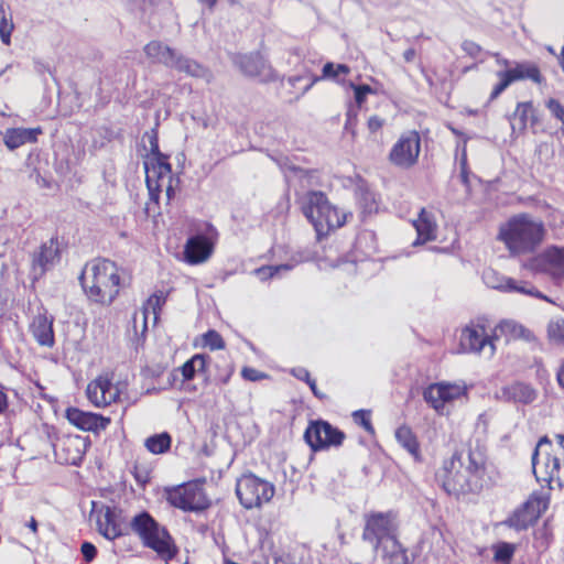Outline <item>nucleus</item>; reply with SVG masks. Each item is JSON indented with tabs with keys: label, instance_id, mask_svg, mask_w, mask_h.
I'll return each instance as SVG.
<instances>
[{
	"label": "nucleus",
	"instance_id": "f257e3e1",
	"mask_svg": "<svg viewBox=\"0 0 564 564\" xmlns=\"http://www.w3.org/2000/svg\"><path fill=\"white\" fill-rule=\"evenodd\" d=\"M486 457L479 448L455 452L436 474L442 488L452 496L478 492L482 488Z\"/></svg>",
	"mask_w": 564,
	"mask_h": 564
},
{
	"label": "nucleus",
	"instance_id": "f03ea898",
	"mask_svg": "<svg viewBox=\"0 0 564 564\" xmlns=\"http://www.w3.org/2000/svg\"><path fill=\"white\" fill-rule=\"evenodd\" d=\"M546 235L544 224L527 213L509 218L499 227L497 239L503 242L511 256L534 253Z\"/></svg>",
	"mask_w": 564,
	"mask_h": 564
},
{
	"label": "nucleus",
	"instance_id": "7ed1b4c3",
	"mask_svg": "<svg viewBox=\"0 0 564 564\" xmlns=\"http://www.w3.org/2000/svg\"><path fill=\"white\" fill-rule=\"evenodd\" d=\"M80 283L90 300L109 305L121 286L119 268L108 259L94 260L85 267Z\"/></svg>",
	"mask_w": 564,
	"mask_h": 564
},
{
	"label": "nucleus",
	"instance_id": "20e7f679",
	"mask_svg": "<svg viewBox=\"0 0 564 564\" xmlns=\"http://www.w3.org/2000/svg\"><path fill=\"white\" fill-rule=\"evenodd\" d=\"M561 449L560 454H552V443L547 436L538 442L532 454V468L535 478L540 482H555L560 488L564 487V435H557Z\"/></svg>",
	"mask_w": 564,
	"mask_h": 564
},
{
	"label": "nucleus",
	"instance_id": "39448f33",
	"mask_svg": "<svg viewBox=\"0 0 564 564\" xmlns=\"http://www.w3.org/2000/svg\"><path fill=\"white\" fill-rule=\"evenodd\" d=\"M130 528L142 541L145 547L155 551L162 558L169 561L176 554V547L167 530L147 511L135 514Z\"/></svg>",
	"mask_w": 564,
	"mask_h": 564
},
{
	"label": "nucleus",
	"instance_id": "423d86ee",
	"mask_svg": "<svg viewBox=\"0 0 564 564\" xmlns=\"http://www.w3.org/2000/svg\"><path fill=\"white\" fill-rule=\"evenodd\" d=\"M275 492L274 485L253 474L242 475L236 484V494L246 509L260 508L271 501Z\"/></svg>",
	"mask_w": 564,
	"mask_h": 564
},
{
	"label": "nucleus",
	"instance_id": "0eeeda50",
	"mask_svg": "<svg viewBox=\"0 0 564 564\" xmlns=\"http://www.w3.org/2000/svg\"><path fill=\"white\" fill-rule=\"evenodd\" d=\"M399 523L397 516L389 512H371L365 517L362 540L373 547L398 535Z\"/></svg>",
	"mask_w": 564,
	"mask_h": 564
},
{
	"label": "nucleus",
	"instance_id": "6e6552de",
	"mask_svg": "<svg viewBox=\"0 0 564 564\" xmlns=\"http://www.w3.org/2000/svg\"><path fill=\"white\" fill-rule=\"evenodd\" d=\"M166 499L171 506L184 511H202L209 507L203 488L194 482L169 489Z\"/></svg>",
	"mask_w": 564,
	"mask_h": 564
},
{
	"label": "nucleus",
	"instance_id": "1a4fd4ad",
	"mask_svg": "<svg viewBox=\"0 0 564 564\" xmlns=\"http://www.w3.org/2000/svg\"><path fill=\"white\" fill-rule=\"evenodd\" d=\"M421 152V138L419 132L411 130L401 134L393 144L390 153V162L400 169H410L416 164Z\"/></svg>",
	"mask_w": 564,
	"mask_h": 564
},
{
	"label": "nucleus",
	"instance_id": "9d476101",
	"mask_svg": "<svg viewBox=\"0 0 564 564\" xmlns=\"http://www.w3.org/2000/svg\"><path fill=\"white\" fill-rule=\"evenodd\" d=\"M304 438L310 447L316 452L330 446H339L345 440V434L326 421L317 420L308 424Z\"/></svg>",
	"mask_w": 564,
	"mask_h": 564
},
{
	"label": "nucleus",
	"instance_id": "9b49d317",
	"mask_svg": "<svg viewBox=\"0 0 564 564\" xmlns=\"http://www.w3.org/2000/svg\"><path fill=\"white\" fill-rule=\"evenodd\" d=\"M332 205L326 195L319 191H311L301 197V209L313 225L318 238L324 236V217Z\"/></svg>",
	"mask_w": 564,
	"mask_h": 564
},
{
	"label": "nucleus",
	"instance_id": "f8f14e48",
	"mask_svg": "<svg viewBox=\"0 0 564 564\" xmlns=\"http://www.w3.org/2000/svg\"><path fill=\"white\" fill-rule=\"evenodd\" d=\"M232 63L248 77L268 83L276 79V74L260 53L235 54Z\"/></svg>",
	"mask_w": 564,
	"mask_h": 564
},
{
	"label": "nucleus",
	"instance_id": "ddd939ff",
	"mask_svg": "<svg viewBox=\"0 0 564 564\" xmlns=\"http://www.w3.org/2000/svg\"><path fill=\"white\" fill-rule=\"evenodd\" d=\"M482 280L487 286L495 290L502 292H517L538 299H545V296L529 282L517 281L512 278L501 275L492 269L484 270Z\"/></svg>",
	"mask_w": 564,
	"mask_h": 564
},
{
	"label": "nucleus",
	"instance_id": "4468645a",
	"mask_svg": "<svg viewBox=\"0 0 564 564\" xmlns=\"http://www.w3.org/2000/svg\"><path fill=\"white\" fill-rule=\"evenodd\" d=\"M61 258L57 240L52 238L44 242L39 251L33 253L31 274L33 280H39L44 273L51 270Z\"/></svg>",
	"mask_w": 564,
	"mask_h": 564
},
{
	"label": "nucleus",
	"instance_id": "2eb2a0df",
	"mask_svg": "<svg viewBox=\"0 0 564 564\" xmlns=\"http://www.w3.org/2000/svg\"><path fill=\"white\" fill-rule=\"evenodd\" d=\"M154 156L155 163L152 170L147 169V186L149 189L150 198L153 202L159 200L161 188L165 184V180H170L172 167L169 163V156L159 153Z\"/></svg>",
	"mask_w": 564,
	"mask_h": 564
},
{
	"label": "nucleus",
	"instance_id": "dca6fc26",
	"mask_svg": "<svg viewBox=\"0 0 564 564\" xmlns=\"http://www.w3.org/2000/svg\"><path fill=\"white\" fill-rule=\"evenodd\" d=\"M536 398V389L523 381H513L496 392V399L514 404H531Z\"/></svg>",
	"mask_w": 564,
	"mask_h": 564
},
{
	"label": "nucleus",
	"instance_id": "f3484780",
	"mask_svg": "<svg viewBox=\"0 0 564 564\" xmlns=\"http://www.w3.org/2000/svg\"><path fill=\"white\" fill-rule=\"evenodd\" d=\"M67 421L82 431L98 433L110 424V419L100 414L85 412L77 408H68L65 411Z\"/></svg>",
	"mask_w": 564,
	"mask_h": 564
},
{
	"label": "nucleus",
	"instance_id": "a211bd4d",
	"mask_svg": "<svg viewBox=\"0 0 564 564\" xmlns=\"http://www.w3.org/2000/svg\"><path fill=\"white\" fill-rule=\"evenodd\" d=\"M120 514L121 510L111 506H102L98 511L96 520L97 529L98 532L107 540L113 541L126 534L119 522Z\"/></svg>",
	"mask_w": 564,
	"mask_h": 564
},
{
	"label": "nucleus",
	"instance_id": "6ab92c4d",
	"mask_svg": "<svg viewBox=\"0 0 564 564\" xmlns=\"http://www.w3.org/2000/svg\"><path fill=\"white\" fill-rule=\"evenodd\" d=\"M86 393L89 401L96 406L109 405L119 398V389L107 377H98L90 382L87 386Z\"/></svg>",
	"mask_w": 564,
	"mask_h": 564
},
{
	"label": "nucleus",
	"instance_id": "aec40b11",
	"mask_svg": "<svg viewBox=\"0 0 564 564\" xmlns=\"http://www.w3.org/2000/svg\"><path fill=\"white\" fill-rule=\"evenodd\" d=\"M86 393L89 401L96 406L109 405L119 398V389L107 377H98L90 382L87 386Z\"/></svg>",
	"mask_w": 564,
	"mask_h": 564
},
{
	"label": "nucleus",
	"instance_id": "412c9836",
	"mask_svg": "<svg viewBox=\"0 0 564 564\" xmlns=\"http://www.w3.org/2000/svg\"><path fill=\"white\" fill-rule=\"evenodd\" d=\"M462 346L474 352L484 351L488 357L495 354V345L484 327H466L462 333Z\"/></svg>",
	"mask_w": 564,
	"mask_h": 564
},
{
	"label": "nucleus",
	"instance_id": "4be33fe9",
	"mask_svg": "<svg viewBox=\"0 0 564 564\" xmlns=\"http://www.w3.org/2000/svg\"><path fill=\"white\" fill-rule=\"evenodd\" d=\"M213 252V245L204 236L191 237L184 248L185 261L189 264H198L206 261Z\"/></svg>",
	"mask_w": 564,
	"mask_h": 564
},
{
	"label": "nucleus",
	"instance_id": "5701e85b",
	"mask_svg": "<svg viewBox=\"0 0 564 564\" xmlns=\"http://www.w3.org/2000/svg\"><path fill=\"white\" fill-rule=\"evenodd\" d=\"M30 332L39 345L45 347L54 346L53 317H48L46 314H37L30 324Z\"/></svg>",
	"mask_w": 564,
	"mask_h": 564
},
{
	"label": "nucleus",
	"instance_id": "b1692460",
	"mask_svg": "<svg viewBox=\"0 0 564 564\" xmlns=\"http://www.w3.org/2000/svg\"><path fill=\"white\" fill-rule=\"evenodd\" d=\"M172 69L194 78L204 79L207 84L213 80V73L207 67L180 52L176 55Z\"/></svg>",
	"mask_w": 564,
	"mask_h": 564
},
{
	"label": "nucleus",
	"instance_id": "393cba45",
	"mask_svg": "<svg viewBox=\"0 0 564 564\" xmlns=\"http://www.w3.org/2000/svg\"><path fill=\"white\" fill-rule=\"evenodd\" d=\"M373 550L380 554L383 564H408V550L399 542L398 535L387 540Z\"/></svg>",
	"mask_w": 564,
	"mask_h": 564
},
{
	"label": "nucleus",
	"instance_id": "a878e982",
	"mask_svg": "<svg viewBox=\"0 0 564 564\" xmlns=\"http://www.w3.org/2000/svg\"><path fill=\"white\" fill-rule=\"evenodd\" d=\"M539 518V512L534 508V502L527 501L517 509L503 523L517 531H522L532 525Z\"/></svg>",
	"mask_w": 564,
	"mask_h": 564
},
{
	"label": "nucleus",
	"instance_id": "bb28decb",
	"mask_svg": "<svg viewBox=\"0 0 564 564\" xmlns=\"http://www.w3.org/2000/svg\"><path fill=\"white\" fill-rule=\"evenodd\" d=\"M413 226L417 234L413 246L424 245L436 239V223L433 215L424 208L421 209L417 219L413 221Z\"/></svg>",
	"mask_w": 564,
	"mask_h": 564
},
{
	"label": "nucleus",
	"instance_id": "cd10ccee",
	"mask_svg": "<svg viewBox=\"0 0 564 564\" xmlns=\"http://www.w3.org/2000/svg\"><path fill=\"white\" fill-rule=\"evenodd\" d=\"M506 75L512 83L529 79L540 85L544 82L540 68L532 62H516L512 67L506 69Z\"/></svg>",
	"mask_w": 564,
	"mask_h": 564
},
{
	"label": "nucleus",
	"instance_id": "c85d7f7f",
	"mask_svg": "<svg viewBox=\"0 0 564 564\" xmlns=\"http://www.w3.org/2000/svg\"><path fill=\"white\" fill-rule=\"evenodd\" d=\"M144 53L153 63L172 68L178 51L160 41H151L144 46Z\"/></svg>",
	"mask_w": 564,
	"mask_h": 564
},
{
	"label": "nucleus",
	"instance_id": "c756f323",
	"mask_svg": "<svg viewBox=\"0 0 564 564\" xmlns=\"http://www.w3.org/2000/svg\"><path fill=\"white\" fill-rule=\"evenodd\" d=\"M41 133V129H9L4 135V144L14 150L26 142L36 141V135Z\"/></svg>",
	"mask_w": 564,
	"mask_h": 564
},
{
	"label": "nucleus",
	"instance_id": "7c9ffc66",
	"mask_svg": "<svg viewBox=\"0 0 564 564\" xmlns=\"http://www.w3.org/2000/svg\"><path fill=\"white\" fill-rule=\"evenodd\" d=\"M395 438L398 443L406 449L415 459L420 457V444L417 438L408 425H401L395 430Z\"/></svg>",
	"mask_w": 564,
	"mask_h": 564
},
{
	"label": "nucleus",
	"instance_id": "2f4dec72",
	"mask_svg": "<svg viewBox=\"0 0 564 564\" xmlns=\"http://www.w3.org/2000/svg\"><path fill=\"white\" fill-rule=\"evenodd\" d=\"M495 336H496V338H499L500 336H505L506 341H509L512 339H519V338L528 339L530 336V332L514 321H502L495 328Z\"/></svg>",
	"mask_w": 564,
	"mask_h": 564
},
{
	"label": "nucleus",
	"instance_id": "473e14b6",
	"mask_svg": "<svg viewBox=\"0 0 564 564\" xmlns=\"http://www.w3.org/2000/svg\"><path fill=\"white\" fill-rule=\"evenodd\" d=\"M13 30L14 23L10 6L4 0H0V39L3 44L11 43Z\"/></svg>",
	"mask_w": 564,
	"mask_h": 564
},
{
	"label": "nucleus",
	"instance_id": "72a5a7b5",
	"mask_svg": "<svg viewBox=\"0 0 564 564\" xmlns=\"http://www.w3.org/2000/svg\"><path fill=\"white\" fill-rule=\"evenodd\" d=\"M209 361L210 358L208 356L202 354L194 355L181 367L184 380H192L196 373L205 372Z\"/></svg>",
	"mask_w": 564,
	"mask_h": 564
},
{
	"label": "nucleus",
	"instance_id": "f704fd0d",
	"mask_svg": "<svg viewBox=\"0 0 564 564\" xmlns=\"http://www.w3.org/2000/svg\"><path fill=\"white\" fill-rule=\"evenodd\" d=\"M350 73V68L349 66H347L346 64H334L332 62H327L323 68H322V76L321 77H315L313 79V82L311 84H308L305 88H304V93H306L307 90L311 89V87L313 86L314 83H316L317 80L319 79H330V80H335L337 83L340 82V76L344 75H348Z\"/></svg>",
	"mask_w": 564,
	"mask_h": 564
},
{
	"label": "nucleus",
	"instance_id": "c9c22d12",
	"mask_svg": "<svg viewBox=\"0 0 564 564\" xmlns=\"http://www.w3.org/2000/svg\"><path fill=\"white\" fill-rule=\"evenodd\" d=\"M543 257L553 274L564 275V247H550L544 251Z\"/></svg>",
	"mask_w": 564,
	"mask_h": 564
},
{
	"label": "nucleus",
	"instance_id": "e433bc0d",
	"mask_svg": "<svg viewBox=\"0 0 564 564\" xmlns=\"http://www.w3.org/2000/svg\"><path fill=\"white\" fill-rule=\"evenodd\" d=\"M172 444V437L167 432L154 434L145 438V448L155 455L164 454L170 451Z\"/></svg>",
	"mask_w": 564,
	"mask_h": 564
},
{
	"label": "nucleus",
	"instance_id": "4c0bfd02",
	"mask_svg": "<svg viewBox=\"0 0 564 564\" xmlns=\"http://www.w3.org/2000/svg\"><path fill=\"white\" fill-rule=\"evenodd\" d=\"M532 101L518 102L511 122L513 131L518 130L522 132L527 129L528 121L530 120V115H532Z\"/></svg>",
	"mask_w": 564,
	"mask_h": 564
},
{
	"label": "nucleus",
	"instance_id": "58836bf2",
	"mask_svg": "<svg viewBox=\"0 0 564 564\" xmlns=\"http://www.w3.org/2000/svg\"><path fill=\"white\" fill-rule=\"evenodd\" d=\"M423 399L437 412H442L446 404L443 389L438 383H432L424 389Z\"/></svg>",
	"mask_w": 564,
	"mask_h": 564
},
{
	"label": "nucleus",
	"instance_id": "ea45409f",
	"mask_svg": "<svg viewBox=\"0 0 564 564\" xmlns=\"http://www.w3.org/2000/svg\"><path fill=\"white\" fill-rule=\"evenodd\" d=\"M348 215L349 214L341 213L338 208L332 205L330 209H327V215L323 220L324 236H326L330 230L344 226Z\"/></svg>",
	"mask_w": 564,
	"mask_h": 564
},
{
	"label": "nucleus",
	"instance_id": "a19ab883",
	"mask_svg": "<svg viewBox=\"0 0 564 564\" xmlns=\"http://www.w3.org/2000/svg\"><path fill=\"white\" fill-rule=\"evenodd\" d=\"M293 264L290 263H283V264H276V265H264L254 271L257 276L265 281L268 279H271L275 275L281 274L282 272H288L293 269Z\"/></svg>",
	"mask_w": 564,
	"mask_h": 564
},
{
	"label": "nucleus",
	"instance_id": "79ce46f5",
	"mask_svg": "<svg viewBox=\"0 0 564 564\" xmlns=\"http://www.w3.org/2000/svg\"><path fill=\"white\" fill-rule=\"evenodd\" d=\"M438 384L443 389L445 403L456 400L463 395H466V392H467L466 386L456 384V383H447V382H438Z\"/></svg>",
	"mask_w": 564,
	"mask_h": 564
},
{
	"label": "nucleus",
	"instance_id": "37998d69",
	"mask_svg": "<svg viewBox=\"0 0 564 564\" xmlns=\"http://www.w3.org/2000/svg\"><path fill=\"white\" fill-rule=\"evenodd\" d=\"M166 293H164L163 291H158L154 294H152L147 301L144 307L145 314L151 311L154 315V318L156 319L162 305L166 301Z\"/></svg>",
	"mask_w": 564,
	"mask_h": 564
},
{
	"label": "nucleus",
	"instance_id": "c03bdc74",
	"mask_svg": "<svg viewBox=\"0 0 564 564\" xmlns=\"http://www.w3.org/2000/svg\"><path fill=\"white\" fill-rule=\"evenodd\" d=\"M514 553V546L507 542H501L496 546L494 558L496 562L509 564Z\"/></svg>",
	"mask_w": 564,
	"mask_h": 564
},
{
	"label": "nucleus",
	"instance_id": "a18cd8bd",
	"mask_svg": "<svg viewBox=\"0 0 564 564\" xmlns=\"http://www.w3.org/2000/svg\"><path fill=\"white\" fill-rule=\"evenodd\" d=\"M547 333L552 340L564 344V319L555 318L549 323Z\"/></svg>",
	"mask_w": 564,
	"mask_h": 564
},
{
	"label": "nucleus",
	"instance_id": "49530a36",
	"mask_svg": "<svg viewBox=\"0 0 564 564\" xmlns=\"http://www.w3.org/2000/svg\"><path fill=\"white\" fill-rule=\"evenodd\" d=\"M497 77L499 78V83L492 88L489 101L497 99L512 84L509 76L506 75V70L497 72Z\"/></svg>",
	"mask_w": 564,
	"mask_h": 564
},
{
	"label": "nucleus",
	"instance_id": "de8ad7c7",
	"mask_svg": "<svg viewBox=\"0 0 564 564\" xmlns=\"http://www.w3.org/2000/svg\"><path fill=\"white\" fill-rule=\"evenodd\" d=\"M204 345L209 347L212 350L225 348V341L220 334L214 329L208 330L203 336Z\"/></svg>",
	"mask_w": 564,
	"mask_h": 564
},
{
	"label": "nucleus",
	"instance_id": "09e8293b",
	"mask_svg": "<svg viewBox=\"0 0 564 564\" xmlns=\"http://www.w3.org/2000/svg\"><path fill=\"white\" fill-rule=\"evenodd\" d=\"M350 87L354 89L357 108H360L362 104L366 101L367 96L373 91L369 85L365 84L356 85L351 83Z\"/></svg>",
	"mask_w": 564,
	"mask_h": 564
},
{
	"label": "nucleus",
	"instance_id": "8fccbe9b",
	"mask_svg": "<svg viewBox=\"0 0 564 564\" xmlns=\"http://www.w3.org/2000/svg\"><path fill=\"white\" fill-rule=\"evenodd\" d=\"M356 424L361 425L367 432L373 433V426L370 421V412L366 410H357L352 413Z\"/></svg>",
	"mask_w": 564,
	"mask_h": 564
},
{
	"label": "nucleus",
	"instance_id": "3c124183",
	"mask_svg": "<svg viewBox=\"0 0 564 564\" xmlns=\"http://www.w3.org/2000/svg\"><path fill=\"white\" fill-rule=\"evenodd\" d=\"M80 552L83 554L84 560L87 563H90L95 560L97 555V547L93 543L84 541L80 545Z\"/></svg>",
	"mask_w": 564,
	"mask_h": 564
},
{
	"label": "nucleus",
	"instance_id": "603ef678",
	"mask_svg": "<svg viewBox=\"0 0 564 564\" xmlns=\"http://www.w3.org/2000/svg\"><path fill=\"white\" fill-rule=\"evenodd\" d=\"M241 376L248 381H259L267 378V375L251 367H243Z\"/></svg>",
	"mask_w": 564,
	"mask_h": 564
},
{
	"label": "nucleus",
	"instance_id": "864d4df0",
	"mask_svg": "<svg viewBox=\"0 0 564 564\" xmlns=\"http://www.w3.org/2000/svg\"><path fill=\"white\" fill-rule=\"evenodd\" d=\"M546 107L556 119L561 120L563 118L564 107L557 99L550 98L546 101Z\"/></svg>",
	"mask_w": 564,
	"mask_h": 564
},
{
	"label": "nucleus",
	"instance_id": "5fc2aeb1",
	"mask_svg": "<svg viewBox=\"0 0 564 564\" xmlns=\"http://www.w3.org/2000/svg\"><path fill=\"white\" fill-rule=\"evenodd\" d=\"M360 204L366 213H371L372 210H375L377 208L375 196L370 192L362 193Z\"/></svg>",
	"mask_w": 564,
	"mask_h": 564
},
{
	"label": "nucleus",
	"instance_id": "6e6d98bb",
	"mask_svg": "<svg viewBox=\"0 0 564 564\" xmlns=\"http://www.w3.org/2000/svg\"><path fill=\"white\" fill-rule=\"evenodd\" d=\"M462 50L470 57H477L481 52L480 45L470 40H465L462 43Z\"/></svg>",
	"mask_w": 564,
	"mask_h": 564
},
{
	"label": "nucleus",
	"instance_id": "4d7b16f0",
	"mask_svg": "<svg viewBox=\"0 0 564 564\" xmlns=\"http://www.w3.org/2000/svg\"><path fill=\"white\" fill-rule=\"evenodd\" d=\"M358 108L350 105L346 112L345 130H352L356 126ZM354 133V131H351Z\"/></svg>",
	"mask_w": 564,
	"mask_h": 564
},
{
	"label": "nucleus",
	"instance_id": "13d9d810",
	"mask_svg": "<svg viewBox=\"0 0 564 564\" xmlns=\"http://www.w3.org/2000/svg\"><path fill=\"white\" fill-rule=\"evenodd\" d=\"M383 122L384 120L381 119L380 117L378 116H371L369 119H368V128L371 132H377L378 130H380L383 126Z\"/></svg>",
	"mask_w": 564,
	"mask_h": 564
},
{
	"label": "nucleus",
	"instance_id": "bf43d9fd",
	"mask_svg": "<svg viewBox=\"0 0 564 564\" xmlns=\"http://www.w3.org/2000/svg\"><path fill=\"white\" fill-rule=\"evenodd\" d=\"M292 375L299 380L305 381L306 383L312 379L307 369L299 367L292 370Z\"/></svg>",
	"mask_w": 564,
	"mask_h": 564
},
{
	"label": "nucleus",
	"instance_id": "052dcab7",
	"mask_svg": "<svg viewBox=\"0 0 564 564\" xmlns=\"http://www.w3.org/2000/svg\"><path fill=\"white\" fill-rule=\"evenodd\" d=\"M199 6L206 8L208 11L213 12L217 6L218 0H196Z\"/></svg>",
	"mask_w": 564,
	"mask_h": 564
},
{
	"label": "nucleus",
	"instance_id": "680f3d73",
	"mask_svg": "<svg viewBox=\"0 0 564 564\" xmlns=\"http://www.w3.org/2000/svg\"><path fill=\"white\" fill-rule=\"evenodd\" d=\"M311 391L313 392V394L318 398V399H323L325 395L317 389V386H316V381L314 379H311L308 382H307Z\"/></svg>",
	"mask_w": 564,
	"mask_h": 564
},
{
	"label": "nucleus",
	"instance_id": "e2e57ef3",
	"mask_svg": "<svg viewBox=\"0 0 564 564\" xmlns=\"http://www.w3.org/2000/svg\"><path fill=\"white\" fill-rule=\"evenodd\" d=\"M416 57V51L414 48H408L404 53H403V58L406 63H412Z\"/></svg>",
	"mask_w": 564,
	"mask_h": 564
},
{
	"label": "nucleus",
	"instance_id": "0e129e2a",
	"mask_svg": "<svg viewBox=\"0 0 564 564\" xmlns=\"http://www.w3.org/2000/svg\"><path fill=\"white\" fill-rule=\"evenodd\" d=\"M150 145H151L152 155H156V154L161 153L160 149H159V142H158L156 135L151 137Z\"/></svg>",
	"mask_w": 564,
	"mask_h": 564
},
{
	"label": "nucleus",
	"instance_id": "69168bd1",
	"mask_svg": "<svg viewBox=\"0 0 564 564\" xmlns=\"http://www.w3.org/2000/svg\"><path fill=\"white\" fill-rule=\"evenodd\" d=\"M556 379H557L558 386L562 389H564V362L561 365L560 369L557 370Z\"/></svg>",
	"mask_w": 564,
	"mask_h": 564
},
{
	"label": "nucleus",
	"instance_id": "338daca9",
	"mask_svg": "<svg viewBox=\"0 0 564 564\" xmlns=\"http://www.w3.org/2000/svg\"><path fill=\"white\" fill-rule=\"evenodd\" d=\"M167 182L165 193L167 200H170L174 196V188L172 186V176H170V180H165Z\"/></svg>",
	"mask_w": 564,
	"mask_h": 564
},
{
	"label": "nucleus",
	"instance_id": "774afa93",
	"mask_svg": "<svg viewBox=\"0 0 564 564\" xmlns=\"http://www.w3.org/2000/svg\"><path fill=\"white\" fill-rule=\"evenodd\" d=\"M7 408H8L7 394L0 390V413H2Z\"/></svg>",
	"mask_w": 564,
	"mask_h": 564
}]
</instances>
